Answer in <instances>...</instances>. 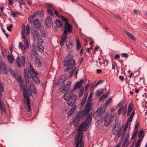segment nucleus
<instances>
[{
    "instance_id": "nucleus-21",
    "label": "nucleus",
    "mask_w": 147,
    "mask_h": 147,
    "mask_svg": "<svg viewBox=\"0 0 147 147\" xmlns=\"http://www.w3.org/2000/svg\"><path fill=\"white\" fill-rule=\"evenodd\" d=\"M133 108V104L132 103H131L129 105L128 108L127 115H129L130 113L132 111Z\"/></svg>"
},
{
    "instance_id": "nucleus-46",
    "label": "nucleus",
    "mask_w": 147,
    "mask_h": 147,
    "mask_svg": "<svg viewBox=\"0 0 147 147\" xmlns=\"http://www.w3.org/2000/svg\"><path fill=\"white\" fill-rule=\"evenodd\" d=\"M112 100V98H110L108 100H107L106 101V103H105V105H108L111 102Z\"/></svg>"
},
{
    "instance_id": "nucleus-15",
    "label": "nucleus",
    "mask_w": 147,
    "mask_h": 147,
    "mask_svg": "<svg viewBox=\"0 0 147 147\" xmlns=\"http://www.w3.org/2000/svg\"><path fill=\"white\" fill-rule=\"evenodd\" d=\"M83 80H81L80 81L76 82L74 85V87L73 89V90L74 91L78 88H80L82 84Z\"/></svg>"
},
{
    "instance_id": "nucleus-10",
    "label": "nucleus",
    "mask_w": 147,
    "mask_h": 147,
    "mask_svg": "<svg viewBox=\"0 0 147 147\" xmlns=\"http://www.w3.org/2000/svg\"><path fill=\"white\" fill-rule=\"evenodd\" d=\"M38 73L37 72V74H34L32 73L30 71H29L28 74L30 75V78H32L33 81L36 84H38L40 83V80L37 77Z\"/></svg>"
},
{
    "instance_id": "nucleus-2",
    "label": "nucleus",
    "mask_w": 147,
    "mask_h": 147,
    "mask_svg": "<svg viewBox=\"0 0 147 147\" xmlns=\"http://www.w3.org/2000/svg\"><path fill=\"white\" fill-rule=\"evenodd\" d=\"M92 117L91 116L89 115L87 117L85 121L82 123L80 125L78 129V133L80 132H82V131H87L88 127V125L91 121ZM83 133V132H82Z\"/></svg>"
},
{
    "instance_id": "nucleus-41",
    "label": "nucleus",
    "mask_w": 147,
    "mask_h": 147,
    "mask_svg": "<svg viewBox=\"0 0 147 147\" xmlns=\"http://www.w3.org/2000/svg\"><path fill=\"white\" fill-rule=\"evenodd\" d=\"M90 111H89L88 110H87L85 109V110L83 112V115L85 116L87 115H88Z\"/></svg>"
},
{
    "instance_id": "nucleus-54",
    "label": "nucleus",
    "mask_w": 147,
    "mask_h": 147,
    "mask_svg": "<svg viewBox=\"0 0 147 147\" xmlns=\"http://www.w3.org/2000/svg\"><path fill=\"white\" fill-rule=\"evenodd\" d=\"M47 12L50 15L52 16L53 15V11L51 9H48L47 10Z\"/></svg>"
},
{
    "instance_id": "nucleus-44",
    "label": "nucleus",
    "mask_w": 147,
    "mask_h": 147,
    "mask_svg": "<svg viewBox=\"0 0 147 147\" xmlns=\"http://www.w3.org/2000/svg\"><path fill=\"white\" fill-rule=\"evenodd\" d=\"M16 80L18 82L20 83L22 82V80L21 78V76H18Z\"/></svg>"
},
{
    "instance_id": "nucleus-13",
    "label": "nucleus",
    "mask_w": 147,
    "mask_h": 147,
    "mask_svg": "<svg viewBox=\"0 0 147 147\" xmlns=\"http://www.w3.org/2000/svg\"><path fill=\"white\" fill-rule=\"evenodd\" d=\"M2 70L4 73L7 74V68L6 65L3 62L0 63V71Z\"/></svg>"
},
{
    "instance_id": "nucleus-7",
    "label": "nucleus",
    "mask_w": 147,
    "mask_h": 147,
    "mask_svg": "<svg viewBox=\"0 0 147 147\" xmlns=\"http://www.w3.org/2000/svg\"><path fill=\"white\" fill-rule=\"evenodd\" d=\"M26 90H28L27 91L25 88L24 87L23 88V94L24 98H25V100L26 99L27 100V98H29V96H32V93L31 90H30V88L29 87V88L27 89V88H26Z\"/></svg>"
},
{
    "instance_id": "nucleus-3",
    "label": "nucleus",
    "mask_w": 147,
    "mask_h": 147,
    "mask_svg": "<svg viewBox=\"0 0 147 147\" xmlns=\"http://www.w3.org/2000/svg\"><path fill=\"white\" fill-rule=\"evenodd\" d=\"M77 96L75 94L71 96L66 93L64 95V99L65 100H68L67 103L69 105L72 106L75 102L77 99Z\"/></svg>"
},
{
    "instance_id": "nucleus-1",
    "label": "nucleus",
    "mask_w": 147,
    "mask_h": 147,
    "mask_svg": "<svg viewBox=\"0 0 147 147\" xmlns=\"http://www.w3.org/2000/svg\"><path fill=\"white\" fill-rule=\"evenodd\" d=\"M63 62L64 66H67L64 69L65 72L72 69L76 65L75 61L73 59V56L71 54L68 55L67 58L64 59Z\"/></svg>"
},
{
    "instance_id": "nucleus-19",
    "label": "nucleus",
    "mask_w": 147,
    "mask_h": 147,
    "mask_svg": "<svg viewBox=\"0 0 147 147\" xmlns=\"http://www.w3.org/2000/svg\"><path fill=\"white\" fill-rule=\"evenodd\" d=\"M66 45L67 48L68 49L71 48L73 47V42L70 40L69 41L66 40Z\"/></svg>"
},
{
    "instance_id": "nucleus-31",
    "label": "nucleus",
    "mask_w": 147,
    "mask_h": 147,
    "mask_svg": "<svg viewBox=\"0 0 147 147\" xmlns=\"http://www.w3.org/2000/svg\"><path fill=\"white\" fill-rule=\"evenodd\" d=\"M38 42L37 44V45H42L43 43V40L42 39L40 38H37Z\"/></svg>"
},
{
    "instance_id": "nucleus-49",
    "label": "nucleus",
    "mask_w": 147,
    "mask_h": 147,
    "mask_svg": "<svg viewBox=\"0 0 147 147\" xmlns=\"http://www.w3.org/2000/svg\"><path fill=\"white\" fill-rule=\"evenodd\" d=\"M138 132V131H136L134 133L131 138L132 139H134L135 138Z\"/></svg>"
},
{
    "instance_id": "nucleus-26",
    "label": "nucleus",
    "mask_w": 147,
    "mask_h": 147,
    "mask_svg": "<svg viewBox=\"0 0 147 147\" xmlns=\"http://www.w3.org/2000/svg\"><path fill=\"white\" fill-rule=\"evenodd\" d=\"M56 26L58 27H62L63 24L59 20H57L55 21Z\"/></svg>"
},
{
    "instance_id": "nucleus-48",
    "label": "nucleus",
    "mask_w": 147,
    "mask_h": 147,
    "mask_svg": "<svg viewBox=\"0 0 147 147\" xmlns=\"http://www.w3.org/2000/svg\"><path fill=\"white\" fill-rule=\"evenodd\" d=\"M38 12H34L32 16H31L30 18H32V19H33L37 15V14H38Z\"/></svg>"
},
{
    "instance_id": "nucleus-35",
    "label": "nucleus",
    "mask_w": 147,
    "mask_h": 147,
    "mask_svg": "<svg viewBox=\"0 0 147 147\" xmlns=\"http://www.w3.org/2000/svg\"><path fill=\"white\" fill-rule=\"evenodd\" d=\"M135 115V112L134 111H133L131 113L130 117L129 118V121L130 122H131L132 120V119H133V117H134Z\"/></svg>"
},
{
    "instance_id": "nucleus-6",
    "label": "nucleus",
    "mask_w": 147,
    "mask_h": 147,
    "mask_svg": "<svg viewBox=\"0 0 147 147\" xmlns=\"http://www.w3.org/2000/svg\"><path fill=\"white\" fill-rule=\"evenodd\" d=\"M114 117L111 114L106 113L104 119L105 126H108L111 123Z\"/></svg>"
},
{
    "instance_id": "nucleus-5",
    "label": "nucleus",
    "mask_w": 147,
    "mask_h": 147,
    "mask_svg": "<svg viewBox=\"0 0 147 147\" xmlns=\"http://www.w3.org/2000/svg\"><path fill=\"white\" fill-rule=\"evenodd\" d=\"M64 30L63 33L62 35V36L63 38V40H65L67 38V32L70 33L72 30V26L71 25L68 23H65V26L64 27Z\"/></svg>"
},
{
    "instance_id": "nucleus-28",
    "label": "nucleus",
    "mask_w": 147,
    "mask_h": 147,
    "mask_svg": "<svg viewBox=\"0 0 147 147\" xmlns=\"http://www.w3.org/2000/svg\"><path fill=\"white\" fill-rule=\"evenodd\" d=\"M30 68H31V69H29L28 70V71H27V73H28V72L29 71H30L32 73L34 74H37V71H36L34 68H33L32 66L30 64Z\"/></svg>"
},
{
    "instance_id": "nucleus-53",
    "label": "nucleus",
    "mask_w": 147,
    "mask_h": 147,
    "mask_svg": "<svg viewBox=\"0 0 147 147\" xmlns=\"http://www.w3.org/2000/svg\"><path fill=\"white\" fill-rule=\"evenodd\" d=\"M13 25L12 24L10 25L9 26L7 27V29L9 31H11V28L12 27Z\"/></svg>"
},
{
    "instance_id": "nucleus-29",
    "label": "nucleus",
    "mask_w": 147,
    "mask_h": 147,
    "mask_svg": "<svg viewBox=\"0 0 147 147\" xmlns=\"http://www.w3.org/2000/svg\"><path fill=\"white\" fill-rule=\"evenodd\" d=\"M7 59L9 62L10 63H11L13 62L14 58H13L12 55H8L7 56Z\"/></svg>"
},
{
    "instance_id": "nucleus-25",
    "label": "nucleus",
    "mask_w": 147,
    "mask_h": 147,
    "mask_svg": "<svg viewBox=\"0 0 147 147\" xmlns=\"http://www.w3.org/2000/svg\"><path fill=\"white\" fill-rule=\"evenodd\" d=\"M26 103L27 105V111L28 112H30L31 110V108L30 106V99L27 98L26 100Z\"/></svg>"
},
{
    "instance_id": "nucleus-40",
    "label": "nucleus",
    "mask_w": 147,
    "mask_h": 147,
    "mask_svg": "<svg viewBox=\"0 0 147 147\" xmlns=\"http://www.w3.org/2000/svg\"><path fill=\"white\" fill-rule=\"evenodd\" d=\"M61 18L63 21H64L65 23H68L69 19L67 18H65L63 16H61Z\"/></svg>"
},
{
    "instance_id": "nucleus-64",
    "label": "nucleus",
    "mask_w": 147,
    "mask_h": 147,
    "mask_svg": "<svg viewBox=\"0 0 147 147\" xmlns=\"http://www.w3.org/2000/svg\"><path fill=\"white\" fill-rule=\"evenodd\" d=\"M26 30H30V26L29 25H28L26 26Z\"/></svg>"
},
{
    "instance_id": "nucleus-4",
    "label": "nucleus",
    "mask_w": 147,
    "mask_h": 147,
    "mask_svg": "<svg viewBox=\"0 0 147 147\" xmlns=\"http://www.w3.org/2000/svg\"><path fill=\"white\" fill-rule=\"evenodd\" d=\"M83 134L82 132H80L77 136L75 139L74 144L76 145V147H84V142L83 141Z\"/></svg>"
},
{
    "instance_id": "nucleus-11",
    "label": "nucleus",
    "mask_w": 147,
    "mask_h": 147,
    "mask_svg": "<svg viewBox=\"0 0 147 147\" xmlns=\"http://www.w3.org/2000/svg\"><path fill=\"white\" fill-rule=\"evenodd\" d=\"M28 73L27 72V71L25 69L24 70V78L25 79L26 82V87L27 88V89L29 88V86H28V84L30 82V80L31 78L30 77H29L28 75Z\"/></svg>"
},
{
    "instance_id": "nucleus-42",
    "label": "nucleus",
    "mask_w": 147,
    "mask_h": 147,
    "mask_svg": "<svg viewBox=\"0 0 147 147\" xmlns=\"http://www.w3.org/2000/svg\"><path fill=\"white\" fill-rule=\"evenodd\" d=\"M24 45L26 46V49H27L29 47V45L27 39H26L24 41Z\"/></svg>"
},
{
    "instance_id": "nucleus-58",
    "label": "nucleus",
    "mask_w": 147,
    "mask_h": 147,
    "mask_svg": "<svg viewBox=\"0 0 147 147\" xmlns=\"http://www.w3.org/2000/svg\"><path fill=\"white\" fill-rule=\"evenodd\" d=\"M122 56L124 58H127L128 57V55L127 53H123L122 54Z\"/></svg>"
},
{
    "instance_id": "nucleus-33",
    "label": "nucleus",
    "mask_w": 147,
    "mask_h": 147,
    "mask_svg": "<svg viewBox=\"0 0 147 147\" xmlns=\"http://www.w3.org/2000/svg\"><path fill=\"white\" fill-rule=\"evenodd\" d=\"M31 53L32 55L36 57H38V54L37 53L36 51L34 50H32L31 51Z\"/></svg>"
},
{
    "instance_id": "nucleus-24",
    "label": "nucleus",
    "mask_w": 147,
    "mask_h": 147,
    "mask_svg": "<svg viewBox=\"0 0 147 147\" xmlns=\"http://www.w3.org/2000/svg\"><path fill=\"white\" fill-rule=\"evenodd\" d=\"M19 47L20 49H21L23 53H25L26 48L25 47H23V44L21 42H20L19 43Z\"/></svg>"
},
{
    "instance_id": "nucleus-16",
    "label": "nucleus",
    "mask_w": 147,
    "mask_h": 147,
    "mask_svg": "<svg viewBox=\"0 0 147 147\" xmlns=\"http://www.w3.org/2000/svg\"><path fill=\"white\" fill-rule=\"evenodd\" d=\"M127 109L126 108H124V106H122L118 110V114L121 115L122 113L123 115H125L126 113Z\"/></svg>"
},
{
    "instance_id": "nucleus-12",
    "label": "nucleus",
    "mask_w": 147,
    "mask_h": 147,
    "mask_svg": "<svg viewBox=\"0 0 147 147\" xmlns=\"http://www.w3.org/2000/svg\"><path fill=\"white\" fill-rule=\"evenodd\" d=\"M45 22L46 27L48 28H49L53 24L52 18L50 17H47L45 20Z\"/></svg>"
},
{
    "instance_id": "nucleus-47",
    "label": "nucleus",
    "mask_w": 147,
    "mask_h": 147,
    "mask_svg": "<svg viewBox=\"0 0 147 147\" xmlns=\"http://www.w3.org/2000/svg\"><path fill=\"white\" fill-rule=\"evenodd\" d=\"M61 37L62 39H61V42L60 43V45L62 47L64 45V43L63 42H66V40L67 39H66L65 40H63V38L62 37V36H61Z\"/></svg>"
},
{
    "instance_id": "nucleus-20",
    "label": "nucleus",
    "mask_w": 147,
    "mask_h": 147,
    "mask_svg": "<svg viewBox=\"0 0 147 147\" xmlns=\"http://www.w3.org/2000/svg\"><path fill=\"white\" fill-rule=\"evenodd\" d=\"M88 94L87 93H86L85 94V95L83 97V98L82 99L81 102L80 103V105H81V107L84 105V104L86 101V99H87V97L88 96Z\"/></svg>"
},
{
    "instance_id": "nucleus-36",
    "label": "nucleus",
    "mask_w": 147,
    "mask_h": 147,
    "mask_svg": "<svg viewBox=\"0 0 147 147\" xmlns=\"http://www.w3.org/2000/svg\"><path fill=\"white\" fill-rule=\"evenodd\" d=\"M77 47L78 49H79L81 47V45L80 41L78 39L76 40Z\"/></svg>"
},
{
    "instance_id": "nucleus-22",
    "label": "nucleus",
    "mask_w": 147,
    "mask_h": 147,
    "mask_svg": "<svg viewBox=\"0 0 147 147\" xmlns=\"http://www.w3.org/2000/svg\"><path fill=\"white\" fill-rule=\"evenodd\" d=\"M91 101H87L86 102V108L85 109L87 110H89V111H90L92 107H91Z\"/></svg>"
},
{
    "instance_id": "nucleus-23",
    "label": "nucleus",
    "mask_w": 147,
    "mask_h": 147,
    "mask_svg": "<svg viewBox=\"0 0 147 147\" xmlns=\"http://www.w3.org/2000/svg\"><path fill=\"white\" fill-rule=\"evenodd\" d=\"M40 32L41 36L42 37H45L47 36V31L44 30L43 29H40Z\"/></svg>"
},
{
    "instance_id": "nucleus-51",
    "label": "nucleus",
    "mask_w": 147,
    "mask_h": 147,
    "mask_svg": "<svg viewBox=\"0 0 147 147\" xmlns=\"http://www.w3.org/2000/svg\"><path fill=\"white\" fill-rule=\"evenodd\" d=\"M44 12L42 11H38V14L40 16L42 17L43 15Z\"/></svg>"
},
{
    "instance_id": "nucleus-30",
    "label": "nucleus",
    "mask_w": 147,
    "mask_h": 147,
    "mask_svg": "<svg viewBox=\"0 0 147 147\" xmlns=\"http://www.w3.org/2000/svg\"><path fill=\"white\" fill-rule=\"evenodd\" d=\"M129 142L128 138H127L124 142L123 145L122 147H127L129 144Z\"/></svg>"
},
{
    "instance_id": "nucleus-37",
    "label": "nucleus",
    "mask_w": 147,
    "mask_h": 147,
    "mask_svg": "<svg viewBox=\"0 0 147 147\" xmlns=\"http://www.w3.org/2000/svg\"><path fill=\"white\" fill-rule=\"evenodd\" d=\"M19 12L17 11L14 12L12 11L11 13V15L13 17H16L17 16Z\"/></svg>"
},
{
    "instance_id": "nucleus-38",
    "label": "nucleus",
    "mask_w": 147,
    "mask_h": 147,
    "mask_svg": "<svg viewBox=\"0 0 147 147\" xmlns=\"http://www.w3.org/2000/svg\"><path fill=\"white\" fill-rule=\"evenodd\" d=\"M74 110L73 109H71L68 112L67 115L69 116L71 115L74 112Z\"/></svg>"
},
{
    "instance_id": "nucleus-50",
    "label": "nucleus",
    "mask_w": 147,
    "mask_h": 147,
    "mask_svg": "<svg viewBox=\"0 0 147 147\" xmlns=\"http://www.w3.org/2000/svg\"><path fill=\"white\" fill-rule=\"evenodd\" d=\"M143 133V130H140L138 134V137L139 138L141 136H142V135Z\"/></svg>"
},
{
    "instance_id": "nucleus-60",
    "label": "nucleus",
    "mask_w": 147,
    "mask_h": 147,
    "mask_svg": "<svg viewBox=\"0 0 147 147\" xmlns=\"http://www.w3.org/2000/svg\"><path fill=\"white\" fill-rule=\"evenodd\" d=\"M107 95L105 94V95H103L102 97H101L99 99L100 101H101L103 98H105L107 97Z\"/></svg>"
},
{
    "instance_id": "nucleus-57",
    "label": "nucleus",
    "mask_w": 147,
    "mask_h": 147,
    "mask_svg": "<svg viewBox=\"0 0 147 147\" xmlns=\"http://www.w3.org/2000/svg\"><path fill=\"white\" fill-rule=\"evenodd\" d=\"M8 71L10 72L11 74H13L14 73V71H13L11 68H9L8 69Z\"/></svg>"
},
{
    "instance_id": "nucleus-32",
    "label": "nucleus",
    "mask_w": 147,
    "mask_h": 147,
    "mask_svg": "<svg viewBox=\"0 0 147 147\" xmlns=\"http://www.w3.org/2000/svg\"><path fill=\"white\" fill-rule=\"evenodd\" d=\"M103 90V89L97 90L95 92V94L97 96H99L102 92Z\"/></svg>"
},
{
    "instance_id": "nucleus-56",
    "label": "nucleus",
    "mask_w": 147,
    "mask_h": 147,
    "mask_svg": "<svg viewBox=\"0 0 147 147\" xmlns=\"http://www.w3.org/2000/svg\"><path fill=\"white\" fill-rule=\"evenodd\" d=\"M19 3L20 5H24L25 4L24 1L22 0L20 1L19 2Z\"/></svg>"
},
{
    "instance_id": "nucleus-55",
    "label": "nucleus",
    "mask_w": 147,
    "mask_h": 147,
    "mask_svg": "<svg viewBox=\"0 0 147 147\" xmlns=\"http://www.w3.org/2000/svg\"><path fill=\"white\" fill-rule=\"evenodd\" d=\"M124 103V102L123 101H122L120 102L118 105L117 107H119Z\"/></svg>"
},
{
    "instance_id": "nucleus-45",
    "label": "nucleus",
    "mask_w": 147,
    "mask_h": 147,
    "mask_svg": "<svg viewBox=\"0 0 147 147\" xmlns=\"http://www.w3.org/2000/svg\"><path fill=\"white\" fill-rule=\"evenodd\" d=\"M80 121V117L78 116H76L74 118V121L76 122H78Z\"/></svg>"
},
{
    "instance_id": "nucleus-9",
    "label": "nucleus",
    "mask_w": 147,
    "mask_h": 147,
    "mask_svg": "<svg viewBox=\"0 0 147 147\" xmlns=\"http://www.w3.org/2000/svg\"><path fill=\"white\" fill-rule=\"evenodd\" d=\"M16 63L19 67H21L22 66H24L25 65V57L24 56H22L20 59L18 57L16 59Z\"/></svg>"
},
{
    "instance_id": "nucleus-62",
    "label": "nucleus",
    "mask_w": 147,
    "mask_h": 147,
    "mask_svg": "<svg viewBox=\"0 0 147 147\" xmlns=\"http://www.w3.org/2000/svg\"><path fill=\"white\" fill-rule=\"evenodd\" d=\"M36 37V38H40L39 34L38 33V32H37V33H35V34H34Z\"/></svg>"
},
{
    "instance_id": "nucleus-27",
    "label": "nucleus",
    "mask_w": 147,
    "mask_h": 147,
    "mask_svg": "<svg viewBox=\"0 0 147 147\" xmlns=\"http://www.w3.org/2000/svg\"><path fill=\"white\" fill-rule=\"evenodd\" d=\"M35 59V63L36 65H37L38 67H40L41 66V63L40 62V60L38 57H36Z\"/></svg>"
},
{
    "instance_id": "nucleus-17",
    "label": "nucleus",
    "mask_w": 147,
    "mask_h": 147,
    "mask_svg": "<svg viewBox=\"0 0 147 147\" xmlns=\"http://www.w3.org/2000/svg\"><path fill=\"white\" fill-rule=\"evenodd\" d=\"M34 24L35 27L36 28H39L40 26V22L38 19H36L34 21Z\"/></svg>"
},
{
    "instance_id": "nucleus-61",
    "label": "nucleus",
    "mask_w": 147,
    "mask_h": 147,
    "mask_svg": "<svg viewBox=\"0 0 147 147\" xmlns=\"http://www.w3.org/2000/svg\"><path fill=\"white\" fill-rule=\"evenodd\" d=\"M120 56L119 54H116L115 56V59H119L120 58Z\"/></svg>"
},
{
    "instance_id": "nucleus-63",
    "label": "nucleus",
    "mask_w": 147,
    "mask_h": 147,
    "mask_svg": "<svg viewBox=\"0 0 147 147\" xmlns=\"http://www.w3.org/2000/svg\"><path fill=\"white\" fill-rule=\"evenodd\" d=\"M119 79L121 80H122V81H123L124 79V77L123 76H119Z\"/></svg>"
},
{
    "instance_id": "nucleus-39",
    "label": "nucleus",
    "mask_w": 147,
    "mask_h": 147,
    "mask_svg": "<svg viewBox=\"0 0 147 147\" xmlns=\"http://www.w3.org/2000/svg\"><path fill=\"white\" fill-rule=\"evenodd\" d=\"M29 84L30 86V88L31 89H34L35 88V85L32 82H30Z\"/></svg>"
},
{
    "instance_id": "nucleus-18",
    "label": "nucleus",
    "mask_w": 147,
    "mask_h": 147,
    "mask_svg": "<svg viewBox=\"0 0 147 147\" xmlns=\"http://www.w3.org/2000/svg\"><path fill=\"white\" fill-rule=\"evenodd\" d=\"M124 31L127 35L130 38L134 41L136 40L135 37L134 36L131 34L129 33L128 32L127 30H124Z\"/></svg>"
},
{
    "instance_id": "nucleus-34",
    "label": "nucleus",
    "mask_w": 147,
    "mask_h": 147,
    "mask_svg": "<svg viewBox=\"0 0 147 147\" xmlns=\"http://www.w3.org/2000/svg\"><path fill=\"white\" fill-rule=\"evenodd\" d=\"M38 48V49L40 52H42L44 51V48L42 47V45H37Z\"/></svg>"
},
{
    "instance_id": "nucleus-8",
    "label": "nucleus",
    "mask_w": 147,
    "mask_h": 147,
    "mask_svg": "<svg viewBox=\"0 0 147 147\" xmlns=\"http://www.w3.org/2000/svg\"><path fill=\"white\" fill-rule=\"evenodd\" d=\"M4 90L3 86L0 84V98L2 96V92ZM0 109L2 113L5 111V109L3 102L0 100Z\"/></svg>"
},
{
    "instance_id": "nucleus-59",
    "label": "nucleus",
    "mask_w": 147,
    "mask_h": 147,
    "mask_svg": "<svg viewBox=\"0 0 147 147\" xmlns=\"http://www.w3.org/2000/svg\"><path fill=\"white\" fill-rule=\"evenodd\" d=\"M92 98V94H91L89 96L88 99L87 101H91V100Z\"/></svg>"
},
{
    "instance_id": "nucleus-52",
    "label": "nucleus",
    "mask_w": 147,
    "mask_h": 147,
    "mask_svg": "<svg viewBox=\"0 0 147 147\" xmlns=\"http://www.w3.org/2000/svg\"><path fill=\"white\" fill-rule=\"evenodd\" d=\"M128 123H127V124L125 125L124 128L123 130V132H125L126 131L128 127Z\"/></svg>"
},
{
    "instance_id": "nucleus-14",
    "label": "nucleus",
    "mask_w": 147,
    "mask_h": 147,
    "mask_svg": "<svg viewBox=\"0 0 147 147\" xmlns=\"http://www.w3.org/2000/svg\"><path fill=\"white\" fill-rule=\"evenodd\" d=\"M105 111V109H103L102 108H101L97 110L95 114L96 115L97 117H100L102 115Z\"/></svg>"
},
{
    "instance_id": "nucleus-43",
    "label": "nucleus",
    "mask_w": 147,
    "mask_h": 147,
    "mask_svg": "<svg viewBox=\"0 0 147 147\" xmlns=\"http://www.w3.org/2000/svg\"><path fill=\"white\" fill-rule=\"evenodd\" d=\"M84 91V88L83 87L81 88L79 92V97H81L83 94Z\"/></svg>"
}]
</instances>
